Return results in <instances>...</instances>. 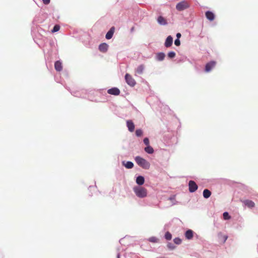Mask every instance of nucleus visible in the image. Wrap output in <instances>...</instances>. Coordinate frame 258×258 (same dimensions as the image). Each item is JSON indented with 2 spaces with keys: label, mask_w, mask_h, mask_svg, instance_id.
<instances>
[{
  "label": "nucleus",
  "mask_w": 258,
  "mask_h": 258,
  "mask_svg": "<svg viewBox=\"0 0 258 258\" xmlns=\"http://www.w3.org/2000/svg\"><path fill=\"white\" fill-rule=\"evenodd\" d=\"M134 191L136 196L139 198H145L147 195V189L141 186H136L134 188Z\"/></svg>",
  "instance_id": "obj_2"
},
{
  "label": "nucleus",
  "mask_w": 258,
  "mask_h": 258,
  "mask_svg": "<svg viewBox=\"0 0 258 258\" xmlns=\"http://www.w3.org/2000/svg\"><path fill=\"white\" fill-rule=\"evenodd\" d=\"M136 135L137 137H141L143 135V131L141 129H138L136 131Z\"/></svg>",
  "instance_id": "obj_25"
},
{
  "label": "nucleus",
  "mask_w": 258,
  "mask_h": 258,
  "mask_svg": "<svg viewBox=\"0 0 258 258\" xmlns=\"http://www.w3.org/2000/svg\"><path fill=\"white\" fill-rule=\"evenodd\" d=\"M174 242L175 243H176L177 244H179L181 243V240L179 238H175L174 239Z\"/></svg>",
  "instance_id": "obj_29"
},
{
  "label": "nucleus",
  "mask_w": 258,
  "mask_h": 258,
  "mask_svg": "<svg viewBox=\"0 0 258 258\" xmlns=\"http://www.w3.org/2000/svg\"><path fill=\"white\" fill-rule=\"evenodd\" d=\"M115 31V28L114 27H112L110 30L108 31V32L106 33L105 37L107 39H111L113 35L114 34Z\"/></svg>",
  "instance_id": "obj_11"
},
{
  "label": "nucleus",
  "mask_w": 258,
  "mask_h": 258,
  "mask_svg": "<svg viewBox=\"0 0 258 258\" xmlns=\"http://www.w3.org/2000/svg\"><path fill=\"white\" fill-rule=\"evenodd\" d=\"M243 204L249 208H253L255 206L254 203L249 200H246L243 201Z\"/></svg>",
  "instance_id": "obj_12"
},
{
  "label": "nucleus",
  "mask_w": 258,
  "mask_h": 258,
  "mask_svg": "<svg viewBox=\"0 0 258 258\" xmlns=\"http://www.w3.org/2000/svg\"><path fill=\"white\" fill-rule=\"evenodd\" d=\"M167 246L169 248L171 249H174L175 247V246H173L171 243H168Z\"/></svg>",
  "instance_id": "obj_32"
},
{
  "label": "nucleus",
  "mask_w": 258,
  "mask_h": 258,
  "mask_svg": "<svg viewBox=\"0 0 258 258\" xmlns=\"http://www.w3.org/2000/svg\"><path fill=\"white\" fill-rule=\"evenodd\" d=\"M148 240L150 242H153V243H157L159 241V239L155 236H152V237H150L149 238Z\"/></svg>",
  "instance_id": "obj_23"
},
{
  "label": "nucleus",
  "mask_w": 258,
  "mask_h": 258,
  "mask_svg": "<svg viewBox=\"0 0 258 258\" xmlns=\"http://www.w3.org/2000/svg\"><path fill=\"white\" fill-rule=\"evenodd\" d=\"M231 218V217L229 216V214L228 212H224L223 213V218L225 219V220H228V219H230Z\"/></svg>",
  "instance_id": "obj_28"
},
{
  "label": "nucleus",
  "mask_w": 258,
  "mask_h": 258,
  "mask_svg": "<svg viewBox=\"0 0 258 258\" xmlns=\"http://www.w3.org/2000/svg\"><path fill=\"white\" fill-rule=\"evenodd\" d=\"M165 237L167 240H170L172 238V235L169 232H167L165 234Z\"/></svg>",
  "instance_id": "obj_27"
},
{
  "label": "nucleus",
  "mask_w": 258,
  "mask_h": 258,
  "mask_svg": "<svg viewBox=\"0 0 258 258\" xmlns=\"http://www.w3.org/2000/svg\"><path fill=\"white\" fill-rule=\"evenodd\" d=\"M185 236L187 239H191L193 237V231L191 230H188L185 233Z\"/></svg>",
  "instance_id": "obj_17"
},
{
  "label": "nucleus",
  "mask_w": 258,
  "mask_h": 258,
  "mask_svg": "<svg viewBox=\"0 0 258 258\" xmlns=\"http://www.w3.org/2000/svg\"><path fill=\"white\" fill-rule=\"evenodd\" d=\"M108 48V45L105 43H101L99 46V50L102 52H106Z\"/></svg>",
  "instance_id": "obj_10"
},
{
  "label": "nucleus",
  "mask_w": 258,
  "mask_h": 258,
  "mask_svg": "<svg viewBox=\"0 0 258 258\" xmlns=\"http://www.w3.org/2000/svg\"><path fill=\"white\" fill-rule=\"evenodd\" d=\"M211 195V192L208 189H205L203 191V196L205 198L208 199Z\"/></svg>",
  "instance_id": "obj_21"
},
{
  "label": "nucleus",
  "mask_w": 258,
  "mask_h": 258,
  "mask_svg": "<svg viewBox=\"0 0 258 258\" xmlns=\"http://www.w3.org/2000/svg\"><path fill=\"white\" fill-rule=\"evenodd\" d=\"M227 236H225V241L227 239Z\"/></svg>",
  "instance_id": "obj_36"
},
{
  "label": "nucleus",
  "mask_w": 258,
  "mask_h": 258,
  "mask_svg": "<svg viewBox=\"0 0 258 258\" xmlns=\"http://www.w3.org/2000/svg\"><path fill=\"white\" fill-rule=\"evenodd\" d=\"M144 144L147 145V146H149V140L148 139V138H145L144 139Z\"/></svg>",
  "instance_id": "obj_30"
},
{
  "label": "nucleus",
  "mask_w": 258,
  "mask_h": 258,
  "mask_svg": "<svg viewBox=\"0 0 258 258\" xmlns=\"http://www.w3.org/2000/svg\"><path fill=\"white\" fill-rule=\"evenodd\" d=\"M134 27H133V28H132L131 30L133 31L134 30Z\"/></svg>",
  "instance_id": "obj_37"
},
{
  "label": "nucleus",
  "mask_w": 258,
  "mask_h": 258,
  "mask_svg": "<svg viewBox=\"0 0 258 258\" xmlns=\"http://www.w3.org/2000/svg\"><path fill=\"white\" fill-rule=\"evenodd\" d=\"M159 258H166V257H159Z\"/></svg>",
  "instance_id": "obj_39"
},
{
  "label": "nucleus",
  "mask_w": 258,
  "mask_h": 258,
  "mask_svg": "<svg viewBox=\"0 0 258 258\" xmlns=\"http://www.w3.org/2000/svg\"><path fill=\"white\" fill-rule=\"evenodd\" d=\"M165 56V54L163 52H159L156 54V58L159 61L163 60Z\"/></svg>",
  "instance_id": "obj_18"
},
{
  "label": "nucleus",
  "mask_w": 258,
  "mask_h": 258,
  "mask_svg": "<svg viewBox=\"0 0 258 258\" xmlns=\"http://www.w3.org/2000/svg\"><path fill=\"white\" fill-rule=\"evenodd\" d=\"M174 44L176 46H179L180 45V41L179 39H176L174 41Z\"/></svg>",
  "instance_id": "obj_31"
},
{
  "label": "nucleus",
  "mask_w": 258,
  "mask_h": 258,
  "mask_svg": "<svg viewBox=\"0 0 258 258\" xmlns=\"http://www.w3.org/2000/svg\"><path fill=\"white\" fill-rule=\"evenodd\" d=\"M108 94L114 95H118L120 94V90L117 88H112L108 90Z\"/></svg>",
  "instance_id": "obj_8"
},
{
  "label": "nucleus",
  "mask_w": 258,
  "mask_h": 258,
  "mask_svg": "<svg viewBox=\"0 0 258 258\" xmlns=\"http://www.w3.org/2000/svg\"><path fill=\"white\" fill-rule=\"evenodd\" d=\"M206 17L210 21H213L215 19L214 14L211 11H207L206 12Z\"/></svg>",
  "instance_id": "obj_13"
},
{
  "label": "nucleus",
  "mask_w": 258,
  "mask_h": 258,
  "mask_svg": "<svg viewBox=\"0 0 258 258\" xmlns=\"http://www.w3.org/2000/svg\"><path fill=\"white\" fill-rule=\"evenodd\" d=\"M175 196H173V197H170V198H169V200H170V201H175Z\"/></svg>",
  "instance_id": "obj_34"
},
{
  "label": "nucleus",
  "mask_w": 258,
  "mask_h": 258,
  "mask_svg": "<svg viewBox=\"0 0 258 258\" xmlns=\"http://www.w3.org/2000/svg\"><path fill=\"white\" fill-rule=\"evenodd\" d=\"M135 161L139 166L144 169H148L150 167V163L140 156H137L135 158Z\"/></svg>",
  "instance_id": "obj_1"
},
{
  "label": "nucleus",
  "mask_w": 258,
  "mask_h": 258,
  "mask_svg": "<svg viewBox=\"0 0 258 258\" xmlns=\"http://www.w3.org/2000/svg\"><path fill=\"white\" fill-rule=\"evenodd\" d=\"M60 29V26L58 25H55L53 29L52 30L51 32L52 33H54V32H57L58 31H59V30Z\"/></svg>",
  "instance_id": "obj_26"
},
{
  "label": "nucleus",
  "mask_w": 258,
  "mask_h": 258,
  "mask_svg": "<svg viewBox=\"0 0 258 258\" xmlns=\"http://www.w3.org/2000/svg\"><path fill=\"white\" fill-rule=\"evenodd\" d=\"M145 69V66L143 64H141L138 67L136 70V73L138 74H142L143 73V71Z\"/></svg>",
  "instance_id": "obj_19"
},
{
  "label": "nucleus",
  "mask_w": 258,
  "mask_h": 258,
  "mask_svg": "<svg viewBox=\"0 0 258 258\" xmlns=\"http://www.w3.org/2000/svg\"><path fill=\"white\" fill-rule=\"evenodd\" d=\"M216 62L215 61H211L207 63L205 67V71L209 72L216 66Z\"/></svg>",
  "instance_id": "obj_6"
},
{
  "label": "nucleus",
  "mask_w": 258,
  "mask_h": 258,
  "mask_svg": "<svg viewBox=\"0 0 258 258\" xmlns=\"http://www.w3.org/2000/svg\"><path fill=\"white\" fill-rule=\"evenodd\" d=\"M189 7L188 3L185 1H182L178 3L176 6V8L178 11H183Z\"/></svg>",
  "instance_id": "obj_4"
},
{
  "label": "nucleus",
  "mask_w": 258,
  "mask_h": 258,
  "mask_svg": "<svg viewBox=\"0 0 258 258\" xmlns=\"http://www.w3.org/2000/svg\"><path fill=\"white\" fill-rule=\"evenodd\" d=\"M54 68L56 71H61L62 69L61 62L60 61H56L54 63Z\"/></svg>",
  "instance_id": "obj_14"
},
{
  "label": "nucleus",
  "mask_w": 258,
  "mask_h": 258,
  "mask_svg": "<svg viewBox=\"0 0 258 258\" xmlns=\"http://www.w3.org/2000/svg\"><path fill=\"white\" fill-rule=\"evenodd\" d=\"M126 125L130 132H133L135 130V124L132 120H128L126 121Z\"/></svg>",
  "instance_id": "obj_9"
},
{
  "label": "nucleus",
  "mask_w": 258,
  "mask_h": 258,
  "mask_svg": "<svg viewBox=\"0 0 258 258\" xmlns=\"http://www.w3.org/2000/svg\"><path fill=\"white\" fill-rule=\"evenodd\" d=\"M145 151L149 154H152L154 152L153 148L149 145L145 148Z\"/></svg>",
  "instance_id": "obj_22"
},
{
  "label": "nucleus",
  "mask_w": 258,
  "mask_h": 258,
  "mask_svg": "<svg viewBox=\"0 0 258 258\" xmlns=\"http://www.w3.org/2000/svg\"><path fill=\"white\" fill-rule=\"evenodd\" d=\"M177 39H178L181 37V34L180 33H178L176 34Z\"/></svg>",
  "instance_id": "obj_35"
},
{
  "label": "nucleus",
  "mask_w": 258,
  "mask_h": 258,
  "mask_svg": "<svg viewBox=\"0 0 258 258\" xmlns=\"http://www.w3.org/2000/svg\"><path fill=\"white\" fill-rule=\"evenodd\" d=\"M136 182L139 185H143L145 182L144 177L142 176H139L136 179Z\"/></svg>",
  "instance_id": "obj_16"
},
{
  "label": "nucleus",
  "mask_w": 258,
  "mask_h": 258,
  "mask_svg": "<svg viewBox=\"0 0 258 258\" xmlns=\"http://www.w3.org/2000/svg\"><path fill=\"white\" fill-rule=\"evenodd\" d=\"M125 79L126 83L131 87H134L136 84L134 79L128 74L125 75Z\"/></svg>",
  "instance_id": "obj_3"
},
{
  "label": "nucleus",
  "mask_w": 258,
  "mask_h": 258,
  "mask_svg": "<svg viewBox=\"0 0 258 258\" xmlns=\"http://www.w3.org/2000/svg\"><path fill=\"white\" fill-rule=\"evenodd\" d=\"M117 258H120L119 257V255L118 254V256H117Z\"/></svg>",
  "instance_id": "obj_38"
},
{
  "label": "nucleus",
  "mask_w": 258,
  "mask_h": 258,
  "mask_svg": "<svg viewBox=\"0 0 258 258\" xmlns=\"http://www.w3.org/2000/svg\"><path fill=\"white\" fill-rule=\"evenodd\" d=\"M189 191L190 192H195L198 189V185L196 183L192 180H190L188 183Z\"/></svg>",
  "instance_id": "obj_5"
},
{
  "label": "nucleus",
  "mask_w": 258,
  "mask_h": 258,
  "mask_svg": "<svg viewBox=\"0 0 258 258\" xmlns=\"http://www.w3.org/2000/svg\"><path fill=\"white\" fill-rule=\"evenodd\" d=\"M123 165L127 169H131L134 167V164L131 161H127L126 163L122 162Z\"/></svg>",
  "instance_id": "obj_20"
},
{
  "label": "nucleus",
  "mask_w": 258,
  "mask_h": 258,
  "mask_svg": "<svg viewBox=\"0 0 258 258\" xmlns=\"http://www.w3.org/2000/svg\"><path fill=\"white\" fill-rule=\"evenodd\" d=\"M158 23L162 25H165L167 24L166 19L162 16H159L157 19Z\"/></svg>",
  "instance_id": "obj_15"
},
{
  "label": "nucleus",
  "mask_w": 258,
  "mask_h": 258,
  "mask_svg": "<svg viewBox=\"0 0 258 258\" xmlns=\"http://www.w3.org/2000/svg\"><path fill=\"white\" fill-rule=\"evenodd\" d=\"M168 57L170 58H173L175 57L176 54L174 51H170L168 53Z\"/></svg>",
  "instance_id": "obj_24"
},
{
  "label": "nucleus",
  "mask_w": 258,
  "mask_h": 258,
  "mask_svg": "<svg viewBox=\"0 0 258 258\" xmlns=\"http://www.w3.org/2000/svg\"><path fill=\"white\" fill-rule=\"evenodd\" d=\"M43 3L47 5L50 3V0H42Z\"/></svg>",
  "instance_id": "obj_33"
},
{
  "label": "nucleus",
  "mask_w": 258,
  "mask_h": 258,
  "mask_svg": "<svg viewBox=\"0 0 258 258\" xmlns=\"http://www.w3.org/2000/svg\"><path fill=\"white\" fill-rule=\"evenodd\" d=\"M173 38L171 36H168L165 42L164 45L166 47L168 48L172 45Z\"/></svg>",
  "instance_id": "obj_7"
}]
</instances>
